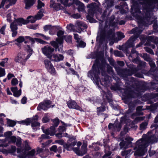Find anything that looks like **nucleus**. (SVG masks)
Masks as SVG:
<instances>
[{"label":"nucleus","instance_id":"1","mask_svg":"<svg viewBox=\"0 0 158 158\" xmlns=\"http://www.w3.org/2000/svg\"><path fill=\"white\" fill-rule=\"evenodd\" d=\"M132 5L131 12L133 16L138 20V27L130 31V34H134L125 44L126 49L134 46V42L139 37L143 29L152 23L151 20L152 10L158 9L157 0H131Z\"/></svg>","mask_w":158,"mask_h":158},{"label":"nucleus","instance_id":"2","mask_svg":"<svg viewBox=\"0 0 158 158\" xmlns=\"http://www.w3.org/2000/svg\"><path fill=\"white\" fill-rule=\"evenodd\" d=\"M108 69H111L112 68L109 64L106 63V60L104 59H97L95 63L93 65L91 69L88 72V76L97 85H98L100 80L101 85L107 87L110 85V81L108 79H104L100 80L99 75L100 74V70L102 74L103 75L105 73V68Z\"/></svg>","mask_w":158,"mask_h":158},{"label":"nucleus","instance_id":"3","mask_svg":"<svg viewBox=\"0 0 158 158\" xmlns=\"http://www.w3.org/2000/svg\"><path fill=\"white\" fill-rule=\"evenodd\" d=\"M146 63L141 61L138 64V66L135 67L134 65H130L129 67L131 70L127 69H122L119 67H115V69L118 74L120 77L123 78H127L128 76H130L133 74H135V76L142 78L143 74L141 72H138V71L142 70L144 69L146 66Z\"/></svg>","mask_w":158,"mask_h":158},{"label":"nucleus","instance_id":"4","mask_svg":"<svg viewBox=\"0 0 158 158\" xmlns=\"http://www.w3.org/2000/svg\"><path fill=\"white\" fill-rule=\"evenodd\" d=\"M135 84V85L134 87L124 90L123 95L125 97V99L126 100L139 97L140 95L141 92L145 91V86L144 85H141L140 82H136Z\"/></svg>","mask_w":158,"mask_h":158},{"label":"nucleus","instance_id":"5","mask_svg":"<svg viewBox=\"0 0 158 158\" xmlns=\"http://www.w3.org/2000/svg\"><path fill=\"white\" fill-rule=\"evenodd\" d=\"M68 134L65 133L64 136L69 138L68 140L67 143L63 144L64 141L61 139H60V144L63 145L64 147L68 150H70L73 148V147L76 144L77 141L75 140V139L73 136L71 137L68 135Z\"/></svg>","mask_w":158,"mask_h":158},{"label":"nucleus","instance_id":"6","mask_svg":"<svg viewBox=\"0 0 158 158\" xmlns=\"http://www.w3.org/2000/svg\"><path fill=\"white\" fill-rule=\"evenodd\" d=\"M31 149L27 141H25L23 144V146L21 148H18L17 153L18 154L17 156L20 158H25L27 154L26 151Z\"/></svg>","mask_w":158,"mask_h":158},{"label":"nucleus","instance_id":"7","mask_svg":"<svg viewBox=\"0 0 158 158\" xmlns=\"http://www.w3.org/2000/svg\"><path fill=\"white\" fill-rule=\"evenodd\" d=\"M87 7L88 8V14L86 16L87 19L89 20V22L91 23H93L94 20L93 18V14L95 12L97 7L96 4L95 3H93L88 4Z\"/></svg>","mask_w":158,"mask_h":158},{"label":"nucleus","instance_id":"8","mask_svg":"<svg viewBox=\"0 0 158 158\" xmlns=\"http://www.w3.org/2000/svg\"><path fill=\"white\" fill-rule=\"evenodd\" d=\"M64 31L62 30V29L60 27V52H61L62 53L64 52V51L60 48L61 47H63V44L64 42V40L68 43H72V36L70 35H64Z\"/></svg>","mask_w":158,"mask_h":158},{"label":"nucleus","instance_id":"9","mask_svg":"<svg viewBox=\"0 0 158 158\" xmlns=\"http://www.w3.org/2000/svg\"><path fill=\"white\" fill-rule=\"evenodd\" d=\"M108 37L109 38L110 40H113L114 42H117L118 41L121 40L125 37L124 34L122 32H118L117 33V37L115 38V33L113 30L112 29L109 30L107 32Z\"/></svg>","mask_w":158,"mask_h":158},{"label":"nucleus","instance_id":"10","mask_svg":"<svg viewBox=\"0 0 158 158\" xmlns=\"http://www.w3.org/2000/svg\"><path fill=\"white\" fill-rule=\"evenodd\" d=\"M42 129L45 135H41V137L43 139H48L50 138L49 136L48 135H50L51 136H53L56 133V131L54 127L53 126H51L50 128L44 129L43 127L42 128Z\"/></svg>","mask_w":158,"mask_h":158},{"label":"nucleus","instance_id":"11","mask_svg":"<svg viewBox=\"0 0 158 158\" xmlns=\"http://www.w3.org/2000/svg\"><path fill=\"white\" fill-rule=\"evenodd\" d=\"M41 49L43 53L48 58L49 57L54 51V49L50 46L47 45L45 46L42 48Z\"/></svg>","mask_w":158,"mask_h":158},{"label":"nucleus","instance_id":"12","mask_svg":"<svg viewBox=\"0 0 158 158\" xmlns=\"http://www.w3.org/2000/svg\"><path fill=\"white\" fill-rule=\"evenodd\" d=\"M157 103H156L150 106H146L145 109H143V106H138L136 109L137 113L139 115H142L143 114V112L141 111V110H143L145 109L152 110L155 109L157 106Z\"/></svg>","mask_w":158,"mask_h":158},{"label":"nucleus","instance_id":"13","mask_svg":"<svg viewBox=\"0 0 158 158\" xmlns=\"http://www.w3.org/2000/svg\"><path fill=\"white\" fill-rule=\"evenodd\" d=\"M51 102L49 100H46L40 103L37 107V110H46L50 106Z\"/></svg>","mask_w":158,"mask_h":158},{"label":"nucleus","instance_id":"14","mask_svg":"<svg viewBox=\"0 0 158 158\" xmlns=\"http://www.w3.org/2000/svg\"><path fill=\"white\" fill-rule=\"evenodd\" d=\"M45 67L48 71L51 74H54L55 70L50 60L46 59L44 60Z\"/></svg>","mask_w":158,"mask_h":158},{"label":"nucleus","instance_id":"15","mask_svg":"<svg viewBox=\"0 0 158 158\" xmlns=\"http://www.w3.org/2000/svg\"><path fill=\"white\" fill-rule=\"evenodd\" d=\"M115 7L119 9L120 13L122 14L126 13L128 10L127 6L126 3L124 2L121 3L118 5L115 6Z\"/></svg>","mask_w":158,"mask_h":158},{"label":"nucleus","instance_id":"16","mask_svg":"<svg viewBox=\"0 0 158 158\" xmlns=\"http://www.w3.org/2000/svg\"><path fill=\"white\" fill-rule=\"evenodd\" d=\"M125 140L127 141V142L123 141L120 143V146L122 148L126 149L128 147V146L131 143V141L133 140V139L129 136L127 137L125 139Z\"/></svg>","mask_w":158,"mask_h":158},{"label":"nucleus","instance_id":"17","mask_svg":"<svg viewBox=\"0 0 158 158\" xmlns=\"http://www.w3.org/2000/svg\"><path fill=\"white\" fill-rule=\"evenodd\" d=\"M68 107L70 108H72L77 110H81L82 108L78 106L77 103L74 101L72 100L69 101L67 102Z\"/></svg>","mask_w":158,"mask_h":158},{"label":"nucleus","instance_id":"18","mask_svg":"<svg viewBox=\"0 0 158 158\" xmlns=\"http://www.w3.org/2000/svg\"><path fill=\"white\" fill-rule=\"evenodd\" d=\"M108 127L109 129H111L113 131L115 130L119 131L121 128V126L120 124L118 123L115 122L114 124L110 123Z\"/></svg>","mask_w":158,"mask_h":158},{"label":"nucleus","instance_id":"19","mask_svg":"<svg viewBox=\"0 0 158 158\" xmlns=\"http://www.w3.org/2000/svg\"><path fill=\"white\" fill-rule=\"evenodd\" d=\"M50 44L53 47V48L54 49V51H59V37L56 38L55 40L51 41Z\"/></svg>","mask_w":158,"mask_h":158},{"label":"nucleus","instance_id":"20","mask_svg":"<svg viewBox=\"0 0 158 158\" xmlns=\"http://www.w3.org/2000/svg\"><path fill=\"white\" fill-rule=\"evenodd\" d=\"M101 92L102 94L103 95V99H106L109 102L112 101V94L110 91H107V92L106 93L102 90Z\"/></svg>","mask_w":158,"mask_h":158},{"label":"nucleus","instance_id":"21","mask_svg":"<svg viewBox=\"0 0 158 158\" xmlns=\"http://www.w3.org/2000/svg\"><path fill=\"white\" fill-rule=\"evenodd\" d=\"M25 56V54L23 52L19 53L15 58V61L17 62H21L24 60H27V58H26Z\"/></svg>","mask_w":158,"mask_h":158},{"label":"nucleus","instance_id":"22","mask_svg":"<svg viewBox=\"0 0 158 158\" xmlns=\"http://www.w3.org/2000/svg\"><path fill=\"white\" fill-rule=\"evenodd\" d=\"M57 32L58 37H59V26H52L51 30L49 31V34L53 35Z\"/></svg>","mask_w":158,"mask_h":158},{"label":"nucleus","instance_id":"23","mask_svg":"<svg viewBox=\"0 0 158 158\" xmlns=\"http://www.w3.org/2000/svg\"><path fill=\"white\" fill-rule=\"evenodd\" d=\"M50 6L51 8H52L54 10L57 11L59 10V4L55 2V1L53 0L50 1Z\"/></svg>","mask_w":158,"mask_h":158},{"label":"nucleus","instance_id":"24","mask_svg":"<svg viewBox=\"0 0 158 158\" xmlns=\"http://www.w3.org/2000/svg\"><path fill=\"white\" fill-rule=\"evenodd\" d=\"M14 22L18 25L22 26V24H25L28 23L27 21L24 20L22 18H19L15 19Z\"/></svg>","mask_w":158,"mask_h":158},{"label":"nucleus","instance_id":"25","mask_svg":"<svg viewBox=\"0 0 158 158\" xmlns=\"http://www.w3.org/2000/svg\"><path fill=\"white\" fill-rule=\"evenodd\" d=\"M15 41L17 42V43H16L15 44L18 46L19 45V43H22L23 41H24V43L25 44H26L27 43V41L25 40V37H24L23 36H19L17 39H16L15 40L14 42Z\"/></svg>","mask_w":158,"mask_h":158},{"label":"nucleus","instance_id":"26","mask_svg":"<svg viewBox=\"0 0 158 158\" xmlns=\"http://www.w3.org/2000/svg\"><path fill=\"white\" fill-rule=\"evenodd\" d=\"M114 0H106L103 5L107 8L111 7L113 5Z\"/></svg>","mask_w":158,"mask_h":158},{"label":"nucleus","instance_id":"27","mask_svg":"<svg viewBox=\"0 0 158 158\" xmlns=\"http://www.w3.org/2000/svg\"><path fill=\"white\" fill-rule=\"evenodd\" d=\"M48 58L52 61L55 62H58L59 61V57L57 54H52Z\"/></svg>","mask_w":158,"mask_h":158},{"label":"nucleus","instance_id":"28","mask_svg":"<svg viewBox=\"0 0 158 158\" xmlns=\"http://www.w3.org/2000/svg\"><path fill=\"white\" fill-rule=\"evenodd\" d=\"M36 1V0H27L25 3V8L27 9H29Z\"/></svg>","mask_w":158,"mask_h":158},{"label":"nucleus","instance_id":"29","mask_svg":"<svg viewBox=\"0 0 158 158\" xmlns=\"http://www.w3.org/2000/svg\"><path fill=\"white\" fill-rule=\"evenodd\" d=\"M31 125L33 129L35 131H36L38 129H39L40 124L37 121H31Z\"/></svg>","mask_w":158,"mask_h":158},{"label":"nucleus","instance_id":"30","mask_svg":"<svg viewBox=\"0 0 158 158\" xmlns=\"http://www.w3.org/2000/svg\"><path fill=\"white\" fill-rule=\"evenodd\" d=\"M77 4L78 5V10L79 11L83 12L85 10V6L83 3L77 1Z\"/></svg>","mask_w":158,"mask_h":158},{"label":"nucleus","instance_id":"31","mask_svg":"<svg viewBox=\"0 0 158 158\" xmlns=\"http://www.w3.org/2000/svg\"><path fill=\"white\" fill-rule=\"evenodd\" d=\"M158 123V115H157L156 117L155 120H154V123L152 124L151 126V127L152 128L153 127H155V132L156 131H158V125H157L156 123Z\"/></svg>","mask_w":158,"mask_h":158},{"label":"nucleus","instance_id":"32","mask_svg":"<svg viewBox=\"0 0 158 158\" xmlns=\"http://www.w3.org/2000/svg\"><path fill=\"white\" fill-rule=\"evenodd\" d=\"M16 1V0H2L1 3V7H3L4 6L5 2H9L10 5H12L15 4Z\"/></svg>","mask_w":158,"mask_h":158},{"label":"nucleus","instance_id":"33","mask_svg":"<svg viewBox=\"0 0 158 158\" xmlns=\"http://www.w3.org/2000/svg\"><path fill=\"white\" fill-rule=\"evenodd\" d=\"M77 26H78L79 27L81 28L83 27L85 29H86L87 27V25L84 22L81 21H77Z\"/></svg>","mask_w":158,"mask_h":158},{"label":"nucleus","instance_id":"34","mask_svg":"<svg viewBox=\"0 0 158 158\" xmlns=\"http://www.w3.org/2000/svg\"><path fill=\"white\" fill-rule=\"evenodd\" d=\"M44 10L41 9L40 11L38 12L36 15L35 16V17L37 20L40 19L43 16V12Z\"/></svg>","mask_w":158,"mask_h":158},{"label":"nucleus","instance_id":"35","mask_svg":"<svg viewBox=\"0 0 158 158\" xmlns=\"http://www.w3.org/2000/svg\"><path fill=\"white\" fill-rule=\"evenodd\" d=\"M87 152L86 146L85 145H83L81 147V150L80 152L81 154H79L80 156H83Z\"/></svg>","mask_w":158,"mask_h":158},{"label":"nucleus","instance_id":"36","mask_svg":"<svg viewBox=\"0 0 158 158\" xmlns=\"http://www.w3.org/2000/svg\"><path fill=\"white\" fill-rule=\"evenodd\" d=\"M135 105L132 102H130L129 103V109L128 112L129 113L135 110Z\"/></svg>","mask_w":158,"mask_h":158},{"label":"nucleus","instance_id":"37","mask_svg":"<svg viewBox=\"0 0 158 158\" xmlns=\"http://www.w3.org/2000/svg\"><path fill=\"white\" fill-rule=\"evenodd\" d=\"M17 25L14 21L11 23L10 26L11 31H17L18 29Z\"/></svg>","mask_w":158,"mask_h":158},{"label":"nucleus","instance_id":"38","mask_svg":"<svg viewBox=\"0 0 158 158\" xmlns=\"http://www.w3.org/2000/svg\"><path fill=\"white\" fill-rule=\"evenodd\" d=\"M60 122L61 123H62V126H60V131L62 132L65 131L66 130V127L68 126V124L61 121H60Z\"/></svg>","mask_w":158,"mask_h":158},{"label":"nucleus","instance_id":"39","mask_svg":"<svg viewBox=\"0 0 158 158\" xmlns=\"http://www.w3.org/2000/svg\"><path fill=\"white\" fill-rule=\"evenodd\" d=\"M28 21H27L28 22H30L32 23H35V21L37 20L35 18V16H29L27 18Z\"/></svg>","mask_w":158,"mask_h":158},{"label":"nucleus","instance_id":"40","mask_svg":"<svg viewBox=\"0 0 158 158\" xmlns=\"http://www.w3.org/2000/svg\"><path fill=\"white\" fill-rule=\"evenodd\" d=\"M85 43L84 41L80 40L77 42V46L78 47L84 48L86 46Z\"/></svg>","mask_w":158,"mask_h":158},{"label":"nucleus","instance_id":"41","mask_svg":"<svg viewBox=\"0 0 158 158\" xmlns=\"http://www.w3.org/2000/svg\"><path fill=\"white\" fill-rule=\"evenodd\" d=\"M52 141V140L51 139H50L45 143H42L41 144L42 147L43 148H46L48 147Z\"/></svg>","mask_w":158,"mask_h":158},{"label":"nucleus","instance_id":"42","mask_svg":"<svg viewBox=\"0 0 158 158\" xmlns=\"http://www.w3.org/2000/svg\"><path fill=\"white\" fill-rule=\"evenodd\" d=\"M110 89L112 90H120V85L118 84H115L114 85H111Z\"/></svg>","mask_w":158,"mask_h":158},{"label":"nucleus","instance_id":"43","mask_svg":"<svg viewBox=\"0 0 158 158\" xmlns=\"http://www.w3.org/2000/svg\"><path fill=\"white\" fill-rule=\"evenodd\" d=\"M106 110V107L105 106H102L97 108V112L98 115H99L100 113L103 112Z\"/></svg>","mask_w":158,"mask_h":158},{"label":"nucleus","instance_id":"44","mask_svg":"<svg viewBox=\"0 0 158 158\" xmlns=\"http://www.w3.org/2000/svg\"><path fill=\"white\" fill-rule=\"evenodd\" d=\"M114 55L116 56L123 57L124 56V55L122 52L118 50L114 51Z\"/></svg>","mask_w":158,"mask_h":158},{"label":"nucleus","instance_id":"45","mask_svg":"<svg viewBox=\"0 0 158 158\" xmlns=\"http://www.w3.org/2000/svg\"><path fill=\"white\" fill-rule=\"evenodd\" d=\"M53 122V126L55 128L57 127L59 124V120L58 118H56L55 119L52 120Z\"/></svg>","mask_w":158,"mask_h":158},{"label":"nucleus","instance_id":"46","mask_svg":"<svg viewBox=\"0 0 158 158\" xmlns=\"http://www.w3.org/2000/svg\"><path fill=\"white\" fill-rule=\"evenodd\" d=\"M147 123L146 122H143L140 124V129L141 130H144L147 127Z\"/></svg>","mask_w":158,"mask_h":158},{"label":"nucleus","instance_id":"47","mask_svg":"<svg viewBox=\"0 0 158 158\" xmlns=\"http://www.w3.org/2000/svg\"><path fill=\"white\" fill-rule=\"evenodd\" d=\"M38 5L37 8L38 9H40L44 6V4L40 0H38L37 1Z\"/></svg>","mask_w":158,"mask_h":158},{"label":"nucleus","instance_id":"48","mask_svg":"<svg viewBox=\"0 0 158 158\" xmlns=\"http://www.w3.org/2000/svg\"><path fill=\"white\" fill-rule=\"evenodd\" d=\"M147 61H149V64L150 65L152 68H154L155 67V64L154 62L151 60V59L148 58L147 60H146Z\"/></svg>","mask_w":158,"mask_h":158},{"label":"nucleus","instance_id":"49","mask_svg":"<svg viewBox=\"0 0 158 158\" xmlns=\"http://www.w3.org/2000/svg\"><path fill=\"white\" fill-rule=\"evenodd\" d=\"M52 26L51 25H47L44 27L43 28L45 31H47L48 30H51Z\"/></svg>","mask_w":158,"mask_h":158},{"label":"nucleus","instance_id":"50","mask_svg":"<svg viewBox=\"0 0 158 158\" xmlns=\"http://www.w3.org/2000/svg\"><path fill=\"white\" fill-rule=\"evenodd\" d=\"M144 48L145 49L146 52L148 53H149L152 55H154V54L153 51L150 48L148 47H144Z\"/></svg>","mask_w":158,"mask_h":158},{"label":"nucleus","instance_id":"51","mask_svg":"<svg viewBox=\"0 0 158 158\" xmlns=\"http://www.w3.org/2000/svg\"><path fill=\"white\" fill-rule=\"evenodd\" d=\"M15 136H11L10 138L9 143H15L17 140Z\"/></svg>","mask_w":158,"mask_h":158},{"label":"nucleus","instance_id":"52","mask_svg":"<svg viewBox=\"0 0 158 158\" xmlns=\"http://www.w3.org/2000/svg\"><path fill=\"white\" fill-rule=\"evenodd\" d=\"M35 41H37V42H38L39 43H40V44H47V43L46 41H45L41 39H38V38H35Z\"/></svg>","mask_w":158,"mask_h":158},{"label":"nucleus","instance_id":"53","mask_svg":"<svg viewBox=\"0 0 158 158\" xmlns=\"http://www.w3.org/2000/svg\"><path fill=\"white\" fill-rule=\"evenodd\" d=\"M131 60L133 62L138 64L141 61L139 60V58L138 57H136L135 58H134V59H132Z\"/></svg>","mask_w":158,"mask_h":158},{"label":"nucleus","instance_id":"54","mask_svg":"<svg viewBox=\"0 0 158 158\" xmlns=\"http://www.w3.org/2000/svg\"><path fill=\"white\" fill-rule=\"evenodd\" d=\"M74 39L76 40L77 43L81 40V37L77 34H74Z\"/></svg>","mask_w":158,"mask_h":158},{"label":"nucleus","instance_id":"55","mask_svg":"<svg viewBox=\"0 0 158 158\" xmlns=\"http://www.w3.org/2000/svg\"><path fill=\"white\" fill-rule=\"evenodd\" d=\"M18 83V81L16 78H13L11 81V84L13 85H15Z\"/></svg>","mask_w":158,"mask_h":158},{"label":"nucleus","instance_id":"56","mask_svg":"<svg viewBox=\"0 0 158 158\" xmlns=\"http://www.w3.org/2000/svg\"><path fill=\"white\" fill-rule=\"evenodd\" d=\"M57 146L56 145H53L50 148V151H53L55 152H56L57 150Z\"/></svg>","mask_w":158,"mask_h":158},{"label":"nucleus","instance_id":"57","mask_svg":"<svg viewBox=\"0 0 158 158\" xmlns=\"http://www.w3.org/2000/svg\"><path fill=\"white\" fill-rule=\"evenodd\" d=\"M79 148H73L72 150H73L77 154L80 156L79 154H81V153L80 152L79 150Z\"/></svg>","mask_w":158,"mask_h":158},{"label":"nucleus","instance_id":"58","mask_svg":"<svg viewBox=\"0 0 158 158\" xmlns=\"http://www.w3.org/2000/svg\"><path fill=\"white\" fill-rule=\"evenodd\" d=\"M16 150V147L15 146H11V148L9 150V152L10 153H14Z\"/></svg>","mask_w":158,"mask_h":158},{"label":"nucleus","instance_id":"59","mask_svg":"<svg viewBox=\"0 0 158 158\" xmlns=\"http://www.w3.org/2000/svg\"><path fill=\"white\" fill-rule=\"evenodd\" d=\"M5 75L4 69L2 68H0V77H2Z\"/></svg>","mask_w":158,"mask_h":158},{"label":"nucleus","instance_id":"60","mask_svg":"<svg viewBox=\"0 0 158 158\" xmlns=\"http://www.w3.org/2000/svg\"><path fill=\"white\" fill-rule=\"evenodd\" d=\"M22 122L24 125H30V123L31 122V120L27 119L23 121Z\"/></svg>","mask_w":158,"mask_h":158},{"label":"nucleus","instance_id":"61","mask_svg":"<svg viewBox=\"0 0 158 158\" xmlns=\"http://www.w3.org/2000/svg\"><path fill=\"white\" fill-rule=\"evenodd\" d=\"M49 120V118L46 116H44L42 118V121L44 123H46L48 122Z\"/></svg>","mask_w":158,"mask_h":158},{"label":"nucleus","instance_id":"62","mask_svg":"<svg viewBox=\"0 0 158 158\" xmlns=\"http://www.w3.org/2000/svg\"><path fill=\"white\" fill-rule=\"evenodd\" d=\"M8 124L9 126L13 127L16 124L15 122L13 121H10L8 122Z\"/></svg>","mask_w":158,"mask_h":158},{"label":"nucleus","instance_id":"63","mask_svg":"<svg viewBox=\"0 0 158 158\" xmlns=\"http://www.w3.org/2000/svg\"><path fill=\"white\" fill-rule=\"evenodd\" d=\"M6 27V25H4L1 28L0 31V32L1 34H3V35L5 34V33L4 31L5 30Z\"/></svg>","mask_w":158,"mask_h":158},{"label":"nucleus","instance_id":"64","mask_svg":"<svg viewBox=\"0 0 158 158\" xmlns=\"http://www.w3.org/2000/svg\"><path fill=\"white\" fill-rule=\"evenodd\" d=\"M16 145L18 147H19L21 146V139H17L16 140Z\"/></svg>","mask_w":158,"mask_h":158}]
</instances>
